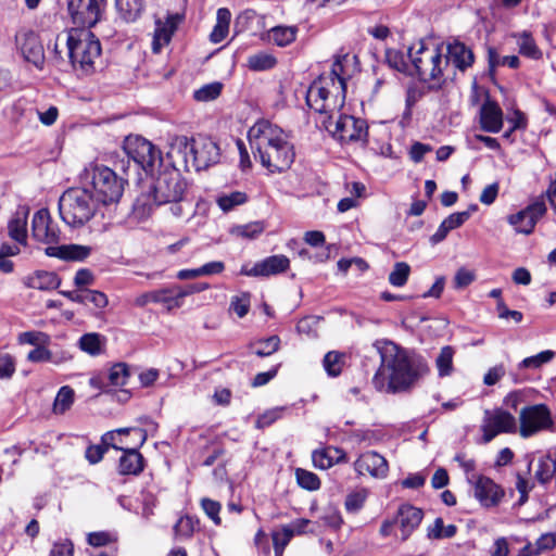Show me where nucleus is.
Returning a JSON list of instances; mask_svg holds the SVG:
<instances>
[{
  "mask_svg": "<svg viewBox=\"0 0 556 556\" xmlns=\"http://www.w3.org/2000/svg\"><path fill=\"white\" fill-rule=\"evenodd\" d=\"M248 138L254 156L269 173H282L293 164L294 147L279 126L258 121L249 129Z\"/></svg>",
  "mask_w": 556,
  "mask_h": 556,
  "instance_id": "2",
  "label": "nucleus"
},
{
  "mask_svg": "<svg viewBox=\"0 0 556 556\" xmlns=\"http://www.w3.org/2000/svg\"><path fill=\"white\" fill-rule=\"evenodd\" d=\"M476 279V274L472 270H469L465 267L459 268L454 277V287L456 289H464L473 282Z\"/></svg>",
  "mask_w": 556,
  "mask_h": 556,
  "instance_id": "59",
  "label": "nucleus"
},
{
  "mask_svg": "<svg viewBox=\"0 0 556 556\" xmlns=\"http://www.w3.org/2000/svg\"><path fill=\"white\" fill-rule=\"evenodd\" d=\"M132 432L138 438V446H141L146 439L147 433L141 428H121L112 432H108L103 437V442L115 450L123 451L124 454L119 458L118 470L121 475L137 476L143 470V457L138 452L137 447H128L124 443L122 435Z\"/></svg>",
  "mask_w": 556,
  "mask_h": 556,
  "instance_id": "9",
  "label": "nucleus"
},
{
  "mask_svg": "<svg viewBox=\"0 0 556 556\" xmlns=\"http://www.w3.org/2000/svg\"><path fill=\"white\" fill-rule=\"evenodd\" d=\"M468 482L473 484L475 497L484 507L496 506L504 496L503 489L485 476L472 475L468 477Z\"/></svg>",
  "mask_w": 556,
  "mask_h": 556,
  "instance_id": "18",
  "label": "nucleus"
},
{
  "mask_svg": "<svg viewBox=\"0 0 556 556\" xmlns=\"http://www.w3.org/2000/svg\"><path fill=\"white\" fill-rule=\"evenodd\" d=\"M31 235L37 241L48 244L56 243L60 240V229L51 219L47 208H41L34 214Z\"/></svg>",
  "mask_w": 556,
  "mask_h": 556,
  "instance_id": "19",
  "label": "nucleus"
},
{
  "mask_svg": "<svg viewBox=\"0 0 556 556\" xmlns=\"http://www.w3.org/2000/svg\"><path fill=\"white\" fill-rule=\"evenodd\" d=\"M376 346L381 365L372 382L380 391H404L429 371L428 364L422 357L409 355L391 341H378Z\"/></svg>",
  "mask_w": 556,
  "mask_h": 556,
  "instance_id": "1",
  "label": "nucleus"
},
{
  "mask_svg": "<svg viewBox=\"0 0 556 556\" xmlns=\"http://www.w3.org/2000/svg\"><path fill=\"white\" fill-rule=\"evenodd\" d=\"M340 110L319 113L324 128L342 143L366 142L368 135L366 122L351 115L341 114Z\"/></svg>",
  "mask_w": 556,
  "mask_h": 556,
  "instance_id": "10",
  "label": "nucleus"
},
{
  "mask_svg": "<svg viewBox=\"0 0 556 556\" xmlns=\"http://www.w3.org/2000/svg\"><path fill=\"white\" fill-rule=\"evenodd\" d=\"M295 476H296L298 483L303 489H306L309 491H315V490H318L320 486L319 478L311 471L299 468L295 471Z\"/></svg>",
  "mask_w": 556,
  "mask_h": 556,
  "instance_id": "47",
  "label": "nucleus"
},
{
  "mask_svg": "<svg viewBox=\"0 0 556 556\" xmlns=\"http://www.w3.org/2000/svg\"><path fill=\"white\" fill-rule=\"evenodd\" d=\"M535 478L542 484L549 482L553 478L556 479V460L549 456L541 457L538 462Z\"/></svg>",
  "mask_w": 556,
  "mask_h": 556,
  "instance_id": "37",
  "label": "nucleus"
},
{
  "mask_svg": "<svg viewBox=\"0 0 556 556\" xmlns=\"http://www.w3.org/2000/svg\"><path fill=\"white\" fill-rule=\"evenodd\" d=\"M167 155L173 165L190 172L205 169L217 163L220 154L218 146L211 138L189 139L186 136H177L170 142Z\"/></svg>",
  "mask_w": 556,
  "mask_h": 556,
  "instance_id": "4",
  "label": "nucleus"
},
{
  "mask_svg": "<svg viewBox=\"0 0 556 556\" xmlns=\"http://www.w3.org/2000/svg\"><path fill=\"white\" fill-rule=\"evenodd\" d=\"M250 293L248 292L232 296L230 302V309H232L238 315V317H244L250 309Z\"/></svg>",
  "mask_w": 556,
  "mask_h": 556,
  "instance_id": "53",
  "label": "nucleus"
},
{
  "mask_svg": "<svg viewBox=\"0 0 556 556\" xmlns=\"http://www.w3.org/2000/svg\"><path fill=\"white\" fill-rule=\"evenodd\" d=\"M123 150L143 170L152 172L156 163H161V152L141 136L130 135L125 138Z\"/></svg>",
  "mask_w": 556,
  "mask_h": 556,
  "instance_id": "13",
  "label": "nucleus"
},
{
  "mask_svg": "<svg viewBox=\"0 0 556 556\" xmlns=\"http://www.w3.org/2000/svg\"><path fill=\"white\" fill-rule=\"evenodd\" d=\"M519 47V52L530 59L539 60L542 58V51L536 46L532 35L529 31H522L515 35Z\"/></svg>",
  "mask_w": 556,
  "mask_h": 556,
  "instance_id": "33",
  "label": "nucleus"
},
{
  "mask_svg": "<svg viewBox=\"0 0 556 556\" xmlns=\"http://www.w3.org/2000/svg\"><path fill=\"white\" fill-rule=\"evenodd\" d=\"M248 194L242 191H231L228 193H222L216 198V203L219 208L228 213L235 210L237 206L243 205L248 202Z\"/></svg>",
  "mask_w": 556,
  "mask_h": 556,
  "instance_id": "32",
  "label": "nucleus"
},
{
  "mask_svg": "<svg viewBox=\"0 0 556 556\" xmlns=\"http://www.w3.org/2000/svg\"><path fill=\"white\" fill-rule=\"evenodd\" d=\"M500 186L497 182L488 185L480 194V202L485 205H491L497 198Z\"/></svg>",
  "mask_w": 556,
  "mask_h": 556,
  "instance_id": "63",
  "label": "nucleus"
},
{
  "mask_svg": "<svg viewBox=\"0 0 556 556\" xmlns=\"http://www.w3.org/2000/svg\"><path fill=\"white\" fill-rule=\"evenodd\" d=\"M481 430L483 432L482 442L489 443L500 433L516 432V418L503 409L485 410Z\"/></svg>",
  "mask_w": 556,
  "mask_h": 556,
  "instance_id": "16",
  "label": "nucleus"
},
{
  "mask_svg": "<svg viewBox=\"0 0 556 556\" xmlns=\"http://www.w3.org/2000/svg\"><path fill=\"white\" fill-rule=\"evenodd\" d=\"M117 11L126 22L136 21L143 10L142 0H115Z\"/></svg>",
  "mask_w": 556,
  "mask_h": 556,
  "instance_id": "34",
  "label": "nucleus"
},
{
  "mask_svg": "<svg viewBox=\"0 0 556 556\" xmlns=\"http://www.w3.org/2000/svg\"><path fill=\"white\" fill-rule=\"evenodd\" d=\"M408 56L420 78L431 89H439L446 80L448 60L437 47H427L422 41L408 49Z\"/></svg>",
  "mask_w": 556,
  "mask_h": 556,
  "instance_id": "6",
  "label": "nucleus"
},
{
  "mask_svg": "<svg viewBox=\"0 0 556 556\" xmlns=\"http://www.w3.org/2000/svg\"><path fill=\"white\" fill-rule=\"evenodd\" d=\"M222 91V85L218 83L205 85L194 92V98L198 101H211L216 99Z\"/></svg>",
  "mask_w": 556,
  "mask_h": 556,
  "instance_id": "56",
  "label": "nucleus"
},
{
  "mask_svg": "<svg viewBox=\"0 0 556 556\" xmlns=\"http://www.w3.org/2000/svg\"><path fill=\"white\" fill-rule=\"evenodd\" d=\"M354 468L359 475H370L375 478H384L388 473V462L376 452L362 454L354 463Z\"/></svg>",
  "mask_w": 556,
  "mask_h": 556,
  "instance_id": "20",
  "label": "nucleus"
},
{
  "mask_svg": "<svg viewBox=\"0 0 556 556\" xmlns=\"http://www.w3.org/2000/svg\"><path fill=\"white\" fill-rule=\"evenodd\" d=\"M283 413L282 407H276L273 409H269L265 412L263 415H261L256 420V428L263 429L271 424H274L277 419L281 418Z\"/></svg>",
  "mask_w": 556,
  "mask_h": 556,
  "instance_id": "57",
  "label": "nucleus"
},
{
  "mask_svg": "<svg viewBox=\"0 0 556 556\" xmlns=\"http://www.w3.org/2000/svg\"><path fill=\"white\" fill-rule=\"evenodd\" d=\"M27 211L16 212L8 225L9 236L20 244L27 240Z\"/></svg>",
  "mask_w": 556,
  "mask_h": 556,
  "instance_id": "30",
  "label": "nucleus"
},
{
  "mask_svg": "<svg viewBox=\"0 0 556 556\" xmlns=\"http://www.w3.org/2000/svg\"><path fill=\"white\" fill-rule=\"evenodd\" d=\"M15 48L18 54L36 68L45 66V48L38 33L23 27L15 34Z\"/></svg>",
  "mask_w": 556,
  "mask_h": 556,
  "instance_id": "14",
  "label": "nucleus"
},
{
  "mask_svg": "<svg viewBox=\"0 0 556 556\" xmlns=\"http://www.w3.org/2000/svg\"><path fill=\"white\" fill-rule=\"evenodd\" d=\"M496 311L498 318L501 319H511L516 324H519L523 319V315L519 311L509 309L503 300L497 301Z\"/></svg>",
  "mask_w": 556,
  "mask_h": 556,
  "instance_id": "58",
  "label": "nucleus"
},
{
  "mask_svg": "<svg viewBox=\"0 0 556 556\" xmlns=\"http://www.w3.org/2000/svg\"><path fill=\"white\" fill-rule=\"evenodd\" d=\"M409 274V265L405 262H397L389 275V282L394 287H403L407 282Z\"/></svg>",
  "mask_w": 556,
  "mask_h": 556,
  "instance_id": "44",
  "label": "nucleus"
},
{
  "mask_svg": "<svg viewBox=\"0 0 556 556\" xmlns=\"http://www.w3.org/2000/svg\"><path fill=\"white\" fill-rule=\"evenodd\" d=\"M179 166L173 165L159 174L152 186V195L156 205L182 200L187 191V181L181 176Z\"/></svg>",
  "mask_w": 556,
  "mask_h": 556,
  "instance_id": "11",
  "label": "nucleus"
},
{
  "mask_svg": "<svg viewBox=\"0 0 556 556\" xmlns=\"http://www.w3.org/2000/svg\"><path fill=\"white\" fill-rule=\"evenodd\" d=\"M91 253V248L87 245L68 244L60 247H48L46 254L62 260L83 261Z\"/></svg>",
  "mask_w": 556,
  "mask_h": 556,
  "instance_id": "24",
  "label": "nucleus"
},
{
  "mask_svg": "<svg viewBox=\"0 0 556 556\" xmlns=\"http://www.w3.org/2000/svg\"><path fill=\"white\" fill-rule=\"evenodd\" d=\"M262 222H253L245 225H238L231 228V233L245 239H254L264 231Z\"/></svg>",
  "mask_w": 556,
  "mask_h": 556,
  "instance_id": "43",
  "label": "nucleus"
},
{
  "mask_svg": "<svg viewBox=\"0 0 556 556\" xmlns=\"http://www.w3.org/2000/svg\"><path fill=\"white\" fill-rule=\"evenodd\" d=\"M424 518V513L420 508H417L409 504L400 506L395 523L399 525L402 531V540L405 541L409 535L419 527Z\"/></svg>",
  "mask_w": 556,
  "mask_h": 556,
  "instance_id": "21",
  "label": "nucleus"
},
{
  "mask_svg": "<svg viewBox=\"0 0 556 556\" xmlns=\"http://www.w3.org/2000/svg\"><path fill=\"white\" fill-rule=\"evenodd\" d=\"M20 344H29L35 348L41 344L50 343V336L42 331H25L18 334Z\"/></svg>",
  "mask_w": 556,
  "mask_h": 556,
  "instance_id": "45",
  "label": "nucleus"
},
{
  "mask_svg": "<svg viewBox=\"0 0 556 556\" xmlns=\"http://www.w3.org/2000/svg\"><path fill=\"white\" fill-rule=\"evenodd\" d=\"M74 396L75 393L71 387H62L54 399L53 413L58 415L64 414L73 405Z\"/></svg>",
  "mask_w": 556,
  "mask_h": 556,
  "instance_id": "39",
  "label": "nucleus"
},
{
  "mask_svg": "<svg viewBox=\"0 0 556 556\" xmlns=\"http://www.w3.org/2000/svg\"><path fill=\"white\" fill-rule=\"evenodd\" d=\"M368 492L366 489H359L356 491L351 492L346 498H345V508L348 511L355 513L359 510L366 498H367Z\"/></svg>",
  "mask_w": 556,
  "mask_h": 556,
  "instance_id": "51",
  "label": "nucleus"
},
{
  "mask_svg": "<svg viewBox=\"0 0 556 556\" xmlns=\"http://www.w3.org/2000/svg\"><path fill=\"white\" fill-rule=\"evenodd\" d=\"M356 56L339 55L328 75L315 80L306 92L307 105L317 113L333 112L345 103L346 80L352 76Z\"/></svg>",
  "mask_w": 556,
  "mask_h": 556,
  "instance_id": "3",
  "label": "nucleus"
},
{
  "mask_svg": "<svg viewBox=\"0 0 556 556\" xmlns=\"http://www.w3.org/2000/svg\"><path fill=\"white\" fill-rule=\"evenodd\" d=\"M100 210L93 194L86 188H70L59 199L60 216L71 227H81Z\"/></svg>",
  "mask_w": 556,
  "mask_h": 556,
  "instance_id": "8",
  "label": "nucleus"
},
{
  "mask_svg": "<svg viewBox=\"0 0 556 556\" xmlns=\"http://www.w3.org/2000/svg\"><path fill=\"white\" fill-rule=\"evenodd\" d=\"M174 289H160V290H153L147 293L141 294L138 296L135 301L136 305L138 306H144L149 303H163L167 305V308L170 309L174 306Z\"/></svg>",
  "mask_w": 556,
  "mask_h": 556,
  "instance_id": "29",
  "label": "nucleus"
},
{
  "mask_svg": "<svg viewBox=\"0 0 556 556\" xmlns=\"http://www.w3.org/2000/svg\"><path fill=\"white\" fill-rule=\"evenodd\" d=\"M455 355L454 348L446 345L443 346L435 358V367L438 369L439 377L451 376L454 369L453 358Z\"/></svg>",
  "mask_w": 556,
  "mask_h": 556,
  "instance_id": "35",
  "label": "nucleus"
},
{
  "mask_svg": "<svg viewBox=\"0 0 556 556\" xmlns=\"http://www.w3.org/2000/svg\"><path fill=\"white\" fill-rule=\"evenodd\" d=\"M480 122L483 130L496 134L503 126V112L495 102H486L480 111Z\"/></svg>",
  "mask_w": 556,
  "mask_h": 556,
  "instance_id": "23",
  "label": "nucleus"
},
{
  "mask_svg": "<svg viewBox=\"0 0 556 556\" xmlns=\"http://www.w3.org/2000/svg\"><path fill=\"white\" fill-rule=\"evenodd\" d=\"M81 179L91 186L100 206L116 205L123 195L125 180L106 166L90 164L81 174Z\"/></svg>",
  "mask_w": 556,
  "mask_h": 556,
  "instance_id": "7",
  "label": "nucleus"
},
{
  "mask_svg": "<svg viewBox=\"0 0 556 556\" xmlns=\"http://www.w3.org/2000/svg\"><path fill=\"white\" fill-rule=\"evenodd\" d=\"M276 58L266 52H258L248 58V66L252 71L270 70L276 65Z\"/></svg>",
  "mask_w": 556,
  "mask_h": 556,
  "instance_id": "40",
  "label": "nucleus"
},
{
  "mask_svg": "<svg viewBox=\"0 0 556 556\" xmlns=\"http://www.w3.org/2000/svg\"><path fill=\"white\" fill-rule=\"evenodd\" d=\"M263 277L277 275L286 271L290 266V261L285 255H273L261 261Z\"/></svg>",
  "mask_w": 556,
  "mask_h": 556,
  "instance_id": "31",
  "label": "nucleus"
},
{
  "mask_svg": "<svg viewBox=\"0 0 556 556\" xmlns=\"http://www.w3.org/2000/svg\"><path fill=\"white\" fill-rule=\"evenodd\" d=\"M106 0H70L68 11L74 24L81 28L93 27L103 15Z\"/></svg>",
  "mask_w": 556,
  "mask_h": 556,
  "instance_id": "15",
  "label": "nucleus"
},
{
  "mask_svg": "<svg viewBox=\"0 0 556 556\" xmlns=\"http://www.w3.org/2000/svg\"><path fill=\"white\" fill-rule=\"evenodd\" d=\"M314 466L319 469H328L337 463L345 460V453L341 448L326 447L313 452Z\"/></svg>",
  "mask_w": 556,
  "mask_h": 556,
  "instance_id": "26",
  "label": "nucleus"
},
{
  "mask_svg": "<svg viewBox=\"0 0 556 556\" xmlns=\"http://www.w3.org/2000/svg\"><path fill=\"white\" fill-rule=\"evenodd\" d=\"M15 371V359L12 355L0 354V378H10Z\"/></svg>",
  "mask_w": 556,
  "mask_h": 556,
  "instance_id": "60",
  "label": "nucleus"
},
{
  "mask_svg": "<svg viewBox=\"0 0 556 556\" xmlns=\"http://www.w3.org/2000/svg\"><path fill=\"white\" fill-rule=\"evenodd\" d=\"M546 205L542 198L536 199L525 208L507 216V223L517 233L531 235L536 223L546 214Z\"/></svg>",
  "mask_w": 556,
  "mask_h": 556,
  "instance_id": "17",
  "label": "nucleus"
},
{
  "mask_svg": "<svg viewBox=\"0 0 556 556\" xmlns=\"http://www.w3.org/2000/svg\"><path fill=\"white\" fill-rule=\"evenodd\" d=\"M65 43L71 63L75 70L89 75L97 70L101 59V45L99 39L86 28H73L58 35L53 51L60 54V43Z\"/></svg>",
  "mask_w": 556,
  "mask_h": 556,
  "instance_id": "5",
  "label": "nucleus"
},
{
  "mask_svg": "<svg viewBox=\"0 0 556 556\" xmlns=\"http://www.w3.org/2000/svg\"><path fill=\"white\" fill-rule=\"evenodd\" d=\"M324 367L330 376H338L341 372L342 355L337 352H328L324 357Z\"/></svg>",
  "mask_w": 556,
  "mask_h": 556,
  "instance_id": "55",
  "label": "nucleus"
},
{
  "mask_svg": "<svg viewBox=\"0 0 556 556\" xmlns=\"http://www.w3.org/2000/svg\"><path fill=\"white\" fill-rule=\"evenodd\" d=\"M26 287L37 290H52L59 287L60 280L52 271L38 270L25 278Z\"/></svg>",
  "mask_w": 556,
  "mask_h": 556,
  "instance_id": "27",
  "label": "nucleus"
},
{
  "mask_svg": "<svg viewBox=\"0 0 556 556\" xmlns=\"http://www.w3.org/2000/svg\"><path fill=\"white\" fill-rule=\"evenodd\" d=\"M47 345L48 344H41L31 350L27 354V361L31 363L49 362L51 350H48Z\"/></svg>",
  "mask_w": 556,
  "mask_h": 556,
  "instance_id": "62",
  "label": "nucleus"
},
{
  "mask_svg": "<svg viewBox=\"0 0 556 556\" xmlns=\"http://www.w3.org/2000/svg\"><path fill=\"white\" fill-rule=\"evenodd\" d=\"M179 21L178 15L169 16L165 24L157 23L154 30L152 50L159 53L164 46H166L175 31L176 24Z\"/></svg>",
  "mask_w": 556,
  "mask_h": 556,
  "instance_id": "25",
  "label": "nucleus"
},
{
  "mask_svg": "<svg viewBox=\"0 0 556 556\" xmlns=\"http://www.w3.org/2000/svg\"><path fill=\"white\" fill-rule=\"evenodd\" d=\"M539 554L549 551L556 546V534L545 533L542 534L535 542Z\"/></svg>",
  "mask_w": 556,
  "mask_h": 556,
  "instance_id": "64",
  "label": "nucleus"
},
{
  "mask_svg": "<svg viewBox=\"0 0 556 556\" xmlns=\"http://www.w3.org/2000/svg\"><path fill=\"white\" fill-rule=\"evenodd\" d=\"M555 357V352L551 350L543 351L536 355L526 357L520 364V368H539L543 364L551 362Z\"/></svg>",
  "mask_w": 556,
  "mask_h": 556,
  "instance_id": "49",
  "label": "nucleus"
},
{
  "mask_svg": "<svg viewBox=\"0 0 556 556\" xmlns=\"http://www.w3.org/2000/svg\"><path fill=\"white\" fill-rule=\"evenodd\" d=\"M489 66L490 70H494L497 66H508L510 68H517L519 66V58L517 55L501 56L495 49L490 48L488 51Z\"/></svg>",
  "mask_w": 556,
  "mask_h": 556,
  "instance_id": "42",
  "label": "nucleus"
},
{
  "mask_svg": "<svg viewBox=\"0 0 556 556\" xmlns=\"http://www.w3.org/2000/svg\"><path fill=\"white\" fill-rule=\"evenodd\" d=\"M130 377L129 368L125 363H117L113 365L108 375V379L111 386L123 387L127 383Z\"/></svg>",
  "mask_w": 556,
  "mask_h": 556,
  "instance_id": "41",
  "label": "nucleus"
},
{
  "mask_svg": "<svg viewBox=\"0 0 556 556\" xmlns=\"http://www.w3.org/2000/svg\"><path fill=\"white\" fill-rule=\"evenodd\" d=\"M296 33L295 26H276L270 29L269 39L279 47H286L295 40Z\"/></svg>",
  "mask_w": 556,
  "mask_h": 556,
  "instance_id": "36",
  "label": "nucleus"
},
{
  "mask_svg": "<svg viewBox=\"0 0 556 556\" xmlns=\"http://www.w3.org/2000/svg\"><path fill=\"white\" fill-rule=\"evenodd\" d=\"M553 426L552 413L545 404L528 405L519 412L518 432L522 438L552 430Z\"/></svg>",
  "mask_w": 556,
  "mask_h": 556,
  "instance_id": "12",
  "label": "nucleus"
},
{
  "mask_svg": "<svg viewBox=\"0 0 556 556\" xmlns=\"http://www.w3.org/2000/svg\"><path fill=\"white\" fill-rule=\"evenodd\" d=\"M430 540L450 539L456 534L457 528L454 525L444 526L443 519L438 517L427 529Z\"/></svg>",
  "mask_w": 556,
  "mask_h": 556,
  "instance_id": "38",
  "label": "nucleus"
},
{
  "mask_svg": "<svg viewBox=\"0 0 556 556\" xmlns=\"http://www.w3.org/2000/svg\"><path fill=\"white\" fill-rule=\"evenodd\" d=\"M77 344L83 352L91 356H98L104 352L106 339L98 332H89L83 334Z\"/></svg>",
  "mask_w": 556,
  "mask_h": 556,
  "instance_id": "28",
  "label": "nucleus"
},
{
  "mask_svg": "<svg viewBox=\"0 0 556 556\" xmlns=\"http://www.w3.org/2000/svg\"><path fill=\"white\" fill-rule=\"evenodd\" d=\"M443 58L448 60V66L452 64L462 72L470 67L475 60L472 51L459 41L448 43L446 46V55H443Z\"/></svg>",
  "mask_w": 556,
  "mask_h": 556,
  "instance_id": "22",
  "label": "nucleus"
},
{
  "mask_svg": "<svg viewBox=\"0 0 556 556\" xmlns=\"http://www.w3.org/2000/svg\"><path fill=\"white\" fill-rule=\"evenodd\" d=\"M271 538L276 556H282L286 546L289 544L293 536L291 535V531L289 529L282 527L280 531H274L271 533Z\"/></svg>",
  "mask_w": 556,
  "mask_h": 556,
  "instance_id": "50",
  "label": "nucleus"
},
{
  "mask_svg": "<svg viewBox=\"0 0 556 556\" xmlns=\"http://www.w3.org/2000/svg\"><path fill=\"white\" fill-rule=\"evenodd\" d=\"M198 522L190 516H184L178 519L174 526V533L176 538L188 539L190 538L195 529Z\"/></svg>",
  "mask_w": 556,
  "mask_h": 556,
  "instance_id": "46",
  "label": "nucleus"
},
{
  "mask_svg": "<svg viewBox=\"0 0 556 556\" xmlns=\"http://www.w3.org/2000/svg\"><path fill=\"white\" fill-rule=\"evenodd\" d=\"M202 509L205 515L214 522L216 526H220L222 519L219 517V513L222 509V505L219 502L203 497L200 502Z\"/></svg>",
  "mask_w": 556,
  "mask_h": 556,
  "instance_id": "52",
  "label": "nucleus"
},
{
  "mask_svg": "<svg viewBox=\"0 0 556 556\" xmlns=\"http://www.w3.org/2000/svg\"><path fill=\"white\" fill-rule=\"evenodd\" d=\"M477 210V205H472L469 210L463 212H456L447 216L443 223L447 226V229L453 230L460 227L466 220L469 219L471 213Z\"/></svg>",
  "mask_w": 556,
  "mask_h": 556,
  "instance_id": "54",
  "label": "nucleus"
},
{
  "mask_svg": "<svg viewBox=\"0 0 556 556\" xmlns=\"http://www.w3.org/2000/svg\"><path fill=\"white\" fill-rule=\"evenodd\" d=\"M108 298L103 292L97 290H85V304L92 303L98 308H103L108 305Z\"/></svg>",
  "mask_w": 556,
  "mask_h": 556,
  "instance_id": "61",
  "label": "nucleus"
},
{
  "mask_svg": "<svg viewBox=\"0 0 556 556\" xmlns=\"http://www.w3.org/2000/svg\"><path fill=\"white\" fill-rule=\"evenodd\" d=\"M257 348L255 349L254 353L260 357H265L274 354L278 351L280 345V339L277 336H271L269 338H266L264 340H260L256 343Z\"/></svg>",
  "mask_w": 556,
  "mask_h": 556,
  "instance_id": "48",
  "label": "nucleus"
}]
</instances>
